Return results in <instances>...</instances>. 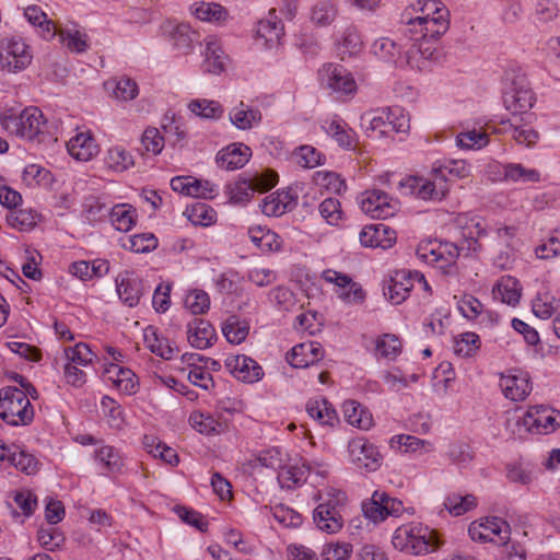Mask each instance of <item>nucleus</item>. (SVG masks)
<instances>
[{
	"label": "nucleus",
	"instance_id": "1",
	"mask_svg": "<svg viewBox=\"0 0 560 560\" xmlns=\"http://www.w3.org/2000/svg\"><path fill=\"white\" fill-rule=\"evenodd\" d=\"M560 427V412L545 406L530 407L524 416L515 412L506 419L505 428L512 435L523 438L524 433L548 434Z\"/></svg>",
	"mask_w": 560,
	"mask_h": 560
},
{
	"label": "nucleus",
	"instance_id": "2",
	"mask_svg": "<svg viewBox=\"0 0 560 560\" xmlns=\"http://www.w3.org/2000/svg\"><path fill=\"white\" fill-rule=\"evenodd\" d=\"M0 126L10 135L30 141L42 142L47 132V119L42 110L34 106L26 107L19 114L1 115Z\"/></svg>",
	"mask_w": 560,
	"mask_h": 560
},
{
	"label": "nucleus",
	"instance_id": "3",
	"mask_svg": "<svg viewBox=\"0 0 560 560\" xmlns=\"http://www.w3.org/2000/svg\"><path fill=\"white\" fill-rule=\"evenodd\" d=\"M392 542L397 550L416 556L433 552L441 546L438 533L421 524L399 526Z\"/></svg>",
	"mask_w": 560,
	"mask_h": 560
},
{
	"label": "nucleus",
	"instance_id": "4",
	"mask_svg": "<svg viewBox=\"0 0 560 560\" xmlns=\"http://www.w3.org/2000/svg\"><path fill=\"white\" fill-rule=\"evenodd\" d=\"M0 417L11 425H26L33 421L34 409L26 393L16 387L0 390Z\"/></svg>",
	"mask_w": 560,
	"mask_h": 560
},
{
	"label": "nucleus",
	"instance_id": "5",
	"mask_svg": "<svg viewBox=\"0 0 560 560\" xmlns=\"http://www.w3.org/2000/svg\"><path fill=\"white\" fill-rule=\"evenodd\" d=\"M346 495L341 491L328 492L327 499L319 503L313 513V520L316 526L328 534L339 532L343 525L341 509L343 508Z\"/></svg>",
	"mask_w": 560,
	"mask_h": 560
},
{
	"label": "nucleus",
	"instance_id": "6",
	"mask_svg": "<svg viewBox=\"0 0 560 560\" xmlns=\"http://www.w3.org/2000/svg\"><path fill=\"white\" fill-rule=\"evenodd\" d=\"M318 80L323 88L340 95H350L357 91L352 74L340 65H323L318 70Z\"/></svg>",
	"mask_w": 560,
	"mask_h": 560
},
{
	"label": "nucleus",
	"instance_id": "7",
	"mask_svg": "<svg viewBox=\"0 0 560 560\" xmlns=\"http://www.w3.org/2000/svg\"><path fill=\"white\" fill-rule=\"evenodd\" d=\"M468 534L475 541H491L503 546L510 540L511 528L504 520L493 516L487 517L480 523H471Z\"/></svg>",
	"mask_w": 560,
	"mask_h": 560
},
{
	"label": "nucleus",
	"instance_id": "8",
	"mask_svg": "<svg viewBox=\"0 0 560 560\" xmlns=\"http://www.w3.org/2000/svg\"><path fill=\"white\" fill-rule=\"evenodd\" d=\"M400 187L405 194L413 195L419 199L429 201H441L448 192L446 182L443 177L433 180L417 176H410L400 182Z\"/></svg>",
	"mask_w": 560,
	"mask_h": 560
},
{
	"label": "nucleus",
	"instance_id": "9",
	"mask_svg": "<svg viewBox=\"0 0 560 560\" xmlns=\"http://www.w3.org/2000/svg\"><path fill=\"white\" fill-rule=\"evenodd\" d=\"M404 511L402 502L389 497L384 491H374L372 498L362 503V512L373 523L384 521L387 516H399Z\"/></svg>",
	"mask_w": 560,
	"mask_h": 560
},
{
	"label": "nucleus",
	"instance_id": "10",
	"mask_svg": "<svg viewBox=\"0 0 560 560\" xmlns=\"http://www.w3.org/2000/svg\"><path fill=\"white\" fill-rule=\"evenodd\" d=\"M32 60L28 46L20 39H7L1 42L0 67L9 73H15L25 69Z\"/></svg>",
	"mask_w": 560,
	"mask_h": 560
},
{
	"label": "nucleus",
	"instance_id": "11",
	"mask_svg": "<svg viewBox=\"0 0 560 560\" xmlns=\"http://www.w3.org/2000/svg\"><path fill=\"white\" fill-rule=\"evenodd\" d=\"M363 212L374 219H387L397 211L398 201L381 189H368L360 196Z\"/></svg>",
	"mask_w": 560,
	"mask_h": 560
},
{
	"label": "nucleus",
	"instance_id": "12",
	"mask_svg": "<svg viewBox=\"0 0 560 560\" xmlns=\"http://www.w3.org/2000/svg\"><path fill=\"white\" fill-rule=\"evenodd\" d=\"M348 452L352 463L358 468L366 471H375L382 463V456L377 447L370 443L365 438H354L348 443Z\"/></svg>",
	"mask_w": 560,
	"mask_h": 560
},
{
	"label": "nucleus",
	"instance_id": "13",
	"mask_svg": "<svg viewBox=\"0 0 560 560\" xmlns=\"http://www.w3.org/2000/svg\"><path fill=\"white\" fill-rule=\"evenodd\" d=\"M404 16L406 20L405 34L411 40L419 42L422 39L436 40L448 30V22L442 21H427L424 18L410 16L406 12Z\"/></svg>",
	"mask_w": 560,
	"mask_h": 560
},
{
	"label": "nucleus",
	"instance_id": "14",
	"mask_svg": "<svg viewBox=\"0 0 560 560\" xmlns=\"http://www.w3.org/2000/svg\"><path fill=\"white\" fill-rule=\"evenodd\" d=\"M499 385L503 395L512 401H522L532 392L529 376L525 372L502 374Z\"/></svg>",
	"mask_w": 560,
	"mask_h": 560
},
{
	"label": "nucleus",
	"instance_id": "15",
	"mask_svg": "<svg viewBox=\"0 0 560 560\" xmlns=\"http://www.w3.org/2000/svg\"><path fill=\"white\" fill-rule=\"evenodd\" d=\"M323 357L320 343L308 341L294 346L287 354V361L291 366L302 369L319 362Z\"/></svg>",
	"mask_w": 560,
	"mask_h": 560
},
{
	"label": "nucleus",
	"instance_id": "16",
	"mask_svg": "<svg viewBox=\"0 0 560 560\" xmlns=\"http://www.w3.org/2000/svg\"><path fill=\"white\" fill-rule=\"evenodd\" d=\"M359 240L365 247H381L387 249L394 245L396 232L383 223L371 224L361 230Z\"/></svg>",
	"mask_w": 560,
	"mask_h": 560
},
{
	"label": "nucleus",
	"instance_id": "17",
	"mask_svg": "<svg viewBox=\"0 0 560 560\" xmlns=\"http://www.w3.org/2000/svg\"><path fill=\"white\" fill-rule=\"evenodd\" d=\"M323 279L326 282L335 283L342 290L339 296L349 303H362L365 299L363 289L345 273L335 270H325L323 272Z\"/></svg>",
	"mask_w": 560,
	"mask_h": 560
},
{
	"label": "nucleus",
	"instance_id": "18",
	"mask_svg": "<svg viewBox=\"0 0 560 560\" xmlns=\"http://www.w3.org/2000/svg\"><path fill=\"white\" fill-rule=\"evenodd\" d=\"M117 293L119 299L129 307L138 305L142 295V281L125 271L116 278Z\"/></svg>",
	"mask_w": 560,
	"mask_h": 560
},
{
	"label": "nucleus",
	"instance_id": "19",
	"mask_svg": "<svg viewBox=\"0 0 560 560\" xmlns=\"http://www.w3.org/2000/svg\"><path fill=\"white\" fill-rule=\"evenodd\" d=\"M503 102L512 114H522L533 106V92L525 85L514 83L513 86L504 91Z\"/></svg>",
	"mask_w": 560,
	"mask_h": 560
},
{
	"label": "nucleus",
	"instance_id": "20",
	"mask_svg": "<svg viewBox=\"0 0 560 560\" xmlns=\"http://www.w3.org/2000/svg\"><path fill=\"white\" fill-rule=\"evenodd\" d=\"M252 154L250 148L244 144H231L221 150L217 155L218 164L225 170L243 167Z\"/></svg>",
	"mask_w": 560,
	"mask_h": 560
},
{
	"label": "nucleus",
	"instance_id": "21",
	"mask_svg": "<svg viewBox=\"0 0 560 560\" xmlns=\"http://www.w3.org/2000/svg\"><path fill=\"white\" fill-rule=\"evenodd\" d=\"M69 154L78 161H90L98 152V147L90 132H80L67 143Z\"/></svg>",
	"mask_w": 560,
	"mask_h": 560
},
{
	"label": "nucleus",
	"instance_id": "22",
	"mask_svg": "<svg viewBox=\"0 0 560 560\" xmlns=\"http://www.w3.org/2000/svg\"><path fill=\"white\" fill-rule=\"evenodd\" d=\"M228 366L231 368L233 374L238 380L247 383L257 382L264 375L261 366L246 355H237L236 358L229 360Z\"/></svg>",
	"mask_w": 560,
	"mask_h": 560
},
{
	"label": "nucleus",
	"instance_id": "23",
	"mask_svg": "<svg viewBox=\"0 0 560 560\" xmlns=\"http://www.w3.org/2000/svg\"><path fill=\"white\" fill-rule=\"evenodd\" d=\"M188 341L197 349H206L212 345V340L215 338V331L212 325L200 318L194 319L188 325Z\"/></svg>",
	"mask_w": 560,
	"mask_h": 560
},
{
	"label": "nucleus",
	"instance_id": "24",
	"mask_svg": "<svg viewBox=\"0 0 560 560\" xmlns=\"http://www.w3.org/2000/svg\"><path fill=\"white\" fill-rule=\"evenodd\" d=\"M338 12L336 0H315L310 9V20L316 26H329L338 16Z\"/></svg>",
	"mask_w": 560,
	"mask_h": 560
},
{
	"label": "nucleus",
	"instance_id": "25",
	"mask_svg": "<svg viewBox=\"0 0 560 560\" xmlns=\"http://www.w3.org/2000/svg\"><path fill=\"white\" fill-rule=\"evenodd\" d=\"M191 13L200 21L223 24L228 18V10L215 2L199 1L190 7Z\"/></svg>",
	"mask_w": 560,
	"mask_h": 560
},
{
	"label": "nucleus",
	"instance_id": "26",
	"mask_svg": "<svg viewBox=\"0 0 560 560\" xmlns=\"http://www.w3.org/2000/svg\"><path fill=\"white\" fill-rule=\"evenodd\" d=\"M228 57L222 50V47L214 36L206 38L205 49V67L206 71L219 74L224 70Z\"/></svg>",
	"mask_w": 560,
	"mask_h": 560
},
{
	"label": "nucleus",
	"instance_id": "27",
	"mask_svg": "<svg viewBox=\"0 0 560 560\" xmlns=\"http://www.w3.org/2000/svg\"><path fill=\"white\" fill-rule=\"evenodd\" d=\"M343 415L348 423L361 430H369L373 425L372 413L355 400L343 404Z\"/></svg>",
	"mask_w": 560,
	"mask_h": 560
},
{
	"label": "nucleus",
	"instance_id": "28",
	"mask_svg": "<svg viewBox=\"0 0 560 560\" xmlns=\"http://www.w3.org/2000/svg\"><path fill=\"white\" fill-rule=\"evenodd\" d=\"M191 425L202 434H220L229 427L228 419L214 418L211 415L192 413L190 416Z\"/></svg>",
	"mask_w": 560,
	"mask_h": 560
},
{
	"label": "nucleus",
	"instance_id": "29",
	"mask_svg": "<svg viewBox=\"0 0 560 560\" xmlns=\"http://www.w3.org/2000/svg\"><path fill=\"white\" fill-rule=\"evenodd\" d=\"M493 298L509 305H516L521 298L518 281L513 277H503L493 288Z\"/></svg>",
	"mask_w": 560,
	"mask_h": 560
},
{
	"label": "nucleus",
	"instance_id": "30",
	"mask_svg": "<svg viewBox=\"0 0 560 560\" xmlns=\"http://www.w3.org/2000/svg\"><path fill=\"white\" fill-rule=\"evenodd\" d=\"M171 39L177 50L188 54L191 51L194 44L199 42V34L191 30L189 24L179 23L172 30Z\"/></svg>",
	"mask_w": 560,
	"mask_h": 560
},
{
	"label": "nucleus",
	"instance_id": "31",
	"mask_svg": "<svg viewBox=\"0 0 560 560\" xmlns=\"http://www.w3.org/2000/svg\"><path fill=\"white\" fill-rule=\"evenodd\" d=\"M413 10L418 13V18H424L427 21H442L448 22L450 12L447 8L436 0H419Z\"/></svg>",
	"mask_w": 560,
	"mask_h": 560
},
{
	"label": "nucleus",
	"instance_id": "32",
	"mask_svg": "<svg viewBox=\"0 0 560 560\" xmlns=\"http://www.w3.org/2000/svg\"><path fill=\"white\" fill-rule=\"evenodd\" d=\"M249 332V324L237 316H229L222 325V334L230 343L240 345Z\"/></svg>",
	"mask_w": 560,
	"mask_h": 560
},
{
	"label": "nucleus",
	"instance_id": "33",
	"mask_svg": "<svg viewBox=\"0 0 560 560\" xmlns=\"http://www.w3.org/2000/svg\"><path fill=\"white\" fill-rule=\"evenodd\" d=\"M144 342L150 351L164 360H171L175 354V349L165 338H160L153 327L144 330Z\"/></svg>",
	"mask_w": 560,
	"mask_h": 560
},
{
	"label": "nucleus",
	"instance_id": "34",
	"mask_svg": "<svg viewBox=\"0 0 560 560\" xmlns=\"http://www.w3.org/2000/svg\"><path fill=\"white\" fill-rule=\"evenodd\" d=\"M307 413L320 424L334 425L337 412L326 399L310 400L306 404Z\"/></svg>",
	"mask_w": 560,
	"mask_h": 560
},
{
	"label": "nucleus",
	"instance_id": "35",
	"mask_svg": "<svg viewBox=\"0 0 560 560\" xmlns=\"http://www.w3.org/2000/svg\"><path fill=\"white\" fill-rule=\"evenodd\" d=\"M250 241L262 252H276L281 248L279 236L270 231L260 226L252 228L248 231Z\"/></svg>",
	"mask_w": 560,
	"mask_h": 560
},
{
	"label": "nucleus",
	"instance_id": "36",
	"mask_svg": "<svg viewBox=\"0 0 560 560\" xmlns=\"http://www.w3.org/2000/svg\"><path fill=\"white\" fill-rule=\"evenodd\" d=\"M108 374H115L116 377L109 376L113 380L116 387L124 393L131 395L137 392L138 383L136 380V374L129 369L120 368L116 364H110V366L106 370Z\"/></svg>",
	"mask_w": 560,
	"mask_h": 560
},
{
	"label": "nucleus",
	"instance_id": "37",
	"mask_svg": "<svg viewBox=\"0 0 560 560\" xmlns=\"http://www.w3.org/2000/svg\"><path fill=\"white\" fill-rule=\"evenodd\" d=\"M230 120L238 129L246 130L261 120V113L258 109L248 106L245 107L244 104L241 103L240 107H235L231 110Z\"/></svg>",
	"mask_w": 560,
	"mask_h": 560
},
{
	"label": "nucleus",
	"instance_id": "38",
	"mask_svg": "<svg viewBox=\"0 0 560 560\" xmlns=\"http://www.w3.org/2000/svg\"><path fill=\"white\" fill-rule=\"evenodd\" d=\"M409 272L395 271L394 276L385 283L383 291L384 295L395 305L402 303L407 296V288H402L401 281L406 280Z\"/></svg>",
	"mask_w": 560,
	"mask_h": 560
},
{
	"label": "nucleus",
	"instance_id": "39",
	"mask_svg": "<svg viewBox=\"0 0 560 560\" xmlns=\"http://www.w3.org/2000/svg\"><path fill=\"white\" fill-rule=\"evenodd\" d=\"M256 34L259 38L265 39V44L268 47H272L275 44L279 43L283 35V25L271 16L270 19L258 22Z\"/></svg>",
	"mask_w": 560,
	"mask_h": 560
},
{
	"label": "nucleus",
	"instance_id": "40",
	"mask_svg": "<svg viewBox=\"0 0 560 560\" xmlns=\"http://www.w3.org/2000/svg\"><path fill=\"white\" fill-rule=\"evenodd\" d=\"M504 179L514 183H536L539 173L533 168H526L518 163H509L503 166Z\"/></svg>",
	"mask_w": 560,
	"mask_h": 560
},
{
	"label": "nucleus",
	"instance_id": "41",
	"mask_svg": "<svg viewBox=\"0 0 560 560\" xmlns=\"http://www.w3.org/2000/svg\"><path fill=\"white\" fill-rule=\"evenodd\" d=\"M189 110L198 117L218 119L223 114V107L219 102L206 98L192 100L188 104Z\"/></svg>",
	"mask_w": 560,
	"mask_h": 560
},
{
	"label": "nucleus",
	"instance_id": "42",
	"mask_svg": "<svg viewBox=\"0 0 560 560\" xmlns=\"http://www.w3.org/2000/svg\"><path fill=\"white\" fill-rule=\"evenodd\" d=\"M346 125L340 121L331 120L326 122L324 129L340 147L345 149L354 148V132L351 129H346Z\"/></svg>",
	"mask_w": 560,
	"mask_h": 560
},
{
	"label": "nucleus",
	"instance_id": "43",
	"mask_svg": "<svg viewBox=\"0 0 560 560\" xmlns=\"http://www.w3.org/2000/svg\"><path fill=\"white\" fill-rule=\"evenodd\" d=\"M445 509L455 516L465 514L466 512L477 506V499L472 494H457L453 493L445 499Z\"/></svg>",
	"mask_w": 560,
	"mask_h": 560
},
{
	"label": "nucleus",
	"instance_id": "44",
	"mask_svg": "<svg viewBox=\"0 0 560 560\" xmlns=\"http://www.w3.org/2000/svg\"><path fill=\"white\" fill-rule=\"evenodd\" d=\"M395 113L389 108L376 109L361 116L362 124H368L372 131L378 130L382 135L388 132L390 122L387 121Z\"/></svg>",
	"mask_w": 560,
	"mask_h": 560
},
{
	"label": "nucleus",
	"instance_id": "45",
	"mask_svg": "<svg viewBox=\"0 0 560 560\" xmlns=\"http://www.w3.org/2000/svg\"><path fill=\"white\" fill-rule=\"evenodd\" d=\"M401 341L394 334H384L376 340V354L388 360H394L401 352Z\"/></svg>",
	"mask_w": 560,
	"mask_h": 560
},
{
	"label": "nucleus",
	"instance_id": "46",
	"mask_svg": "<svg viewBox=\"0 0 560 560\" xmlns=\"http://www.w3.org/2000/svg\"><path fill=\"white\" fill-rule=\"evenodd\" d=\"M109 217L117 231L128 232L135 225L133 211L126 205H116L110 208Z\"/></svg>",
	"mask_w": 560,
	"mask_h": 560
},
{
	"label": "nucleus",
	"instance_id": "47",
	"mask_svg": "<svg viewBox=\"0 0 560 560\" xmlns=\"http://www.w3.org/2000/svg\"><path fill=\"white\" fill-rule=\"evenodd\" d=\"M479 347V336L471 331L459 335L454 341V352L463 358L475 355Z\"/></svg>",
	"mask_w": 560,
	"mask_h": 560
},
{
	"label": "nucleus",
	"instance_id": "48",
	"mask_svg": "<svg viewBox=\"0 0 560 560\" xmlns=\"http://www.w3.org/2000/svg\"><path fill=\"white\" fill-rule=\"evenodd\" d=\"M106 86L113 89V95L117 100L130 101L138 95V85L130 78H120L119 80L108 81Z\"/></svg>",
	"mask_w": 560,
	"mask_h": 560
},
{
	"label": "nucleus",
	"instance_id": "49",
	"mask_svg": "<svg viewBox=\"0 0 560 560\" xmlns=\"http://www.w3.org/2000/svg\"><path fill=\"white\" fill-rule=\"evenodd\" d=\"M485 234L481 221L478 218H471L466 222L463 228V244L466 246V252H477L480 247L477 240Z\"/></svg>",
	"mask_w": 560,
	"mask_h": 560
},
{
	"label": "nucleus",
	"instance_id": "50",
	"mask_svg": "<svg viewBox=\"0 0 560 560\" xmlns=\"http://www.w3.org/2000/svg\"><path fill=\"white\" fill-rule=\"evenodd\" d=\"M106 163L116 172H124L135 164L131 154L122 147L110 148L107 152Z\"/></svg>",
	"mask_w": 560,
	"mask_h": 560
},
{
	"label": "nucleus",
	"instance_id": "51",
	"mask_svg": "<svg viewBox=\"0 0 560 560\" xmlns=\"http://www.w3.org/2000/svg\"><path fill=\"white\" fill-rule=\"evenodd\" d=\"M95 458L98 460L110 474H118L121 471L122 459L117 451L112 446H102L95 451Z\"/></svg>",
	"mask_w": 560,
	"mask_h": 560
},
{
	"label": "nucleus",
	"instance_id": "52",
	"mask_svg": "<svg viewBox=\"0 0 560 560\" xmlns=\"http://www.w3.org/2000/svg\"><path fill=\"white\" fill-rule=\"evenodd\" d=\"M37 213L32 209H20L11 211L8 217V223L20 231H26L36 225Z\"/></svg>",
	"mask_w": 560,
	"mask_h": 560
},
{
	"label": "nucleus",
	"instance_id": "53",
	"mask_svg": "<svg viewBox=\"0 0 560 560\" xmlns=\"http://www.w3.org/2000/svg\"><path fill=\"white\" fill-rule=\"evenodd\" d=\"M158 238L152 233L136 234L126 238L122 243L124 248H128L135 253H148L155 249Z\"/></svg>",
	"mask_w": 560,
	"mask_h": 560
},
{
	"label": "nucleus",
	"instance_id": "54",
	"mask_svg": "<svg viewBox=\"0 0 560 560\" xmlns=\"http://www.w3.org/2000/svg\"><path fill=\"white\" fill-rule=\"evenodd\" d=\"M9 462L27 475H33L37 471V459L32 454L19 450L18 446H13V451L9 455Z\"/></svg>",
	"mask_w": 560,
	"mask_h": 560
},
{
	"label": "nucleus",
	"instance_id": "55",
	"mask_svg": "<svg viewBox=\"0 0 560 560\" xmlns=\"http://www.w3.org/2000/svg\"><path fill=\"white\" fill-rule=\"evenodd\" d=\"M447 458L458 467H467L474 459L471 447L464 442H455L450 444Z\"/></svg>",
	"mask_w": 560,
	"mask_h": 560
},
{
	"label": "nucleus",
	"instance_id": "56",
	"mask_svg": "<svg viewBox=\"0 0 560 560\" xmlns=\"http://www.w3.org/2000/svg\"><path fill=\"white\" fill-rule=\"evenodd\" d=\"M559 301L548 294L538 295L532 304L534 315L540 319L550 318L559 308Z\"/></svg>",
	"mask_w": 560,
	"mask_h": 560
},
{
	"label": "nucleus",
	"instance_id": "57",
	"mask_svg": "<svg viewBox=\"0 0 560 560\" xmlns=\"http://www.w3.org/2000/svg\"><path fill=\"white\" fill-rule=\"evenodd\" d=\"M363 42L359 31L355 27H348L343 34L340 52L341 59H345L346 55H357L362 48Z\"/></svg>",
	"mask_w": 560,
	"mask_h": 560
},
{
	"label": "nucleus",
	"instance_id": "58",
	"mask_svg": "<svg viewBox=\"0 0 560 560\" xmlns=\"http://www.w3.org/2000/svg\"><path fill=\"white\" fill-rule=\"evenodd\" d=\"M456 143L462 149H481L488 144V135L475 129L465 131L457 136Z\"/></svg>",
	"mask_w": 560,
	"mask_h": 560
},
{
	"label": "nucleus",
	"instance_id": "59",
	"mask_svg": "<svg viewBox=\"0 0 560 560\" xmlns=\"http://www.w3.org/2000/svg\"><path fill=\"white\" fill-rule=\"evenodd\" d=\"M185 307L194 315L206 313L210 307V298L202 290H192L185 298Z\"/></svg>",
	"mask_w": 560,
	"mask_h": 560
},
{
	"label": "nucleus",
	"instance_id": "60",
	"mask_svg": "<svg viewBox=\"0 0 560 560\" xmlns=\"http://www.w3.org/2000/svg\"><path fill=\"white\" fill-rule=\"evenodd\" d=\"M296 163L305 168H314L323 163V155L314 147L301 145L294 152Z\"/></svg>",
	"mask_w": 560,
	"mask_h": 560
},
{
	"label": "nucleus",
	"instance_id": "61",
	"mask_svg": "<svg viewBox=\"0 0 560 560\" xmlns=\"http://www.w3.org/2000/svg\"><path fill=\"white\" fill-rule=\"evenodd\" d=\"M261 211L268 217H279L291 210V201H283L277 192H272L262 199Z\"/></svg>",
	"mask_w": 560,
	"mask_h": 560
},
{
	"label": "nucleus",
	"instance_id": "62",
	"mask_svg": "<svg viewBox=\"0 0 560 560\" xmlns=\"http://www.w3.org/2000/svg\"><path fill=\"white\" fill-rule=\"evenodd\" d=\"M278 481L282 488L291 489L305 481V472L296 466H281Z\"/></svg>",
	"mask_w": 560,
	"mask_h": 560
},
{
	"label": "nucleus",
	"instance_id": "63",
	"mask_svg": "<svg viewBox=\"0 0 560 560\" xmlns=\"http://www.w3.org/2000/svg\"><path fill=\"white\" fill-rule=\"evenodd\" d=\"M69 363L77 365H88L93 361L95 354L92 352L86 343L80 342L74 347H69L65 350Z\"/></svg>",
	"mask_w": 560,
	"mask_h": 560
},
{
	"label": "nucleus",
	"instance_id": "64",
	"mask_svg": "<svg viewBox=\"0 0 560 560\" xmlns=\"http://www.w3.org/2000/svg\"><path fill=\"white\" fill-rule=\"evenodd\" d=\"M110 208L102 203L98 198L91 196L85 199L83 211L89 222L94 223L103 220L109 214Z\"/></svg>",
	"mask_w": 560,
	"mask_h": 560
}]
</instances>
